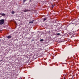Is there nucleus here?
<instances>
[{"label": "nucleus", "instance_id": "10", "mask_svg": "<svg viewBox=\"0 0 79 79\" xmlns=\"http://www.w3.org/2000/svg\"><path fill=\"white\" fill-rule=\"evenodd\" d=\"M54 6H55V5H52V8H53V7H54Z\"/></svg>", "mask_w": 79, "mask_h": 79}, {"label": "nucleus", "instance_id": "1", "mask_svg": "<svg viewBox=\"0 0 79 79\" xmlns=\"http://www.w3.org/2000/svg\"><path fill=\"white\" fill-rule=\"evenodd\" d=\"M5 23V19H2L1 20H0V25H2L4 24Z\"/></svg>", "mask_w": 79, "mask_h": 79}, {"label": "nucleus", "instance_id": "7", "mask_svg": "<svg viewBox=\"0 0 79 79\" xmlns=\"http://www.w3.org/2000/svg\"><path fill=\"white\" fill-rule=\"evenodd\" d=\"M15 11H12V12H11V14H15Z\"/></svg>", "mask_w": 79, "mask_h": 79}, {"label": "nucleus", "instance_id": "2", "mask_svg": "<svg viewBox=\"0 0 79 79\" xmlns=\"http://www.w3.org/2000/svg\"><path fill=\"white\" fill-rule=\"evenodd\" d=\"M60 35H61V34H62V33H63V32L62 31H63V30L62 29V28H60Z\"/></svg>", "mask_w": 79, "mask_h": 79}, {"label": "nucleus", "instance_id": "15", "mask_svg": "<svg viewBox=\"0 0 79 79\" xmlns=\"http://www.w3.org/2000/svg\"><path fill=\"white\" fill-rule=\"evenodd\" d=\"M32 0H30V1L31 2Z\"/></svg>", "mask_w": 79, "mask_h": 79}, {"label": "nucleus", "instance_id": "8", "mask_svg": "<svg viewBox=\"0 0 79 79\" xmlns=\"http://www.w3.org/2000/svg\"><path fill=\"white\" fill-rule=\"evenodd\" d=\"M46 20H47V19H46V18H44V21H46Z\"/></svg>", "mask_w": 79, "mask_h": 79}, {"label": "nucleus", "instance_id": "6", "mask_svg": "<svg viewBox=\"0 0 79 79\" xmlns=\"http://www.w3.org/2000/svg\"><path fill=\"white\" fill-rule=\"evenodd\" d=\"M33 21H34V20H33L32 21H30L29 22V24H31V23H33Z\"/></svg>", "mask_w": 79, "mask_h": 79}, {"label": "nucleus", "instance_id": "11", "mask_svg": "<svg viewBox=\"0 0 79 79\" xmlns=\"http://www.w3.org/2000/svg\"><path fill=\"white\" fill-rule=\"evenodd\" d=\"M56 35H60V33H57L56 34Z\"/></svg>", "mask_w": 79, "mask_h": 79}, {"label": "nucleus", "instance_id": "16", "mask_svg": "<svg viewBox=\"0 0 79 79\" xmlns=\"http://www.w3.org/2000/svg\"><path fill=\"white\" fill-rule=\"evenodd\" d=\"M60 27H61V25H60Z\"/></svg>", "mask_w": 79, "mask_h": 79}, {"label": "nucleus", "instance_id": "12", "mask_svg": "<svg viewBox=\"0 0 79 79\" xmlns=\"http://www.w3.org/2000/svg\"><path fill=\"white\" fill-rule=\"evenodd\" d=\"M32 42L33 41H34V39H33L32 40Z\"/></svg>", "mask_w": 79, "mask_h": 79}, {"label": "nucleus", "instance_id": "5", "mask_svg": "<svg viewBox=\"0 0 79 79\" xmlns=\"http://www.w3.org/2000/svg\"><path fill=\"white\" fill-rule=\"evenodd\" d=\"M6 37L7 38V39H10V38H11V36L9 35L8 36H6Z\"/></svg>", "mask_w": 79, "mask_h": 79}, {"label": "nucleus", "instance_id": "9", "mask_svg": "<svg viewBox=\"0 0 79 79\" xmlns=\"http://www.w3.org/2000/svg\"><path fill=\"white\" fill-rule=\"evenodd\" d=\"M40 42H42V41H44V40H43V39H41L40 40Z\"/></svg>", "mask_w": 79, "mask_h": 79}, {"label": "nucleus", "instance_id": "13", "mask_svg": "<svg viewBox=\"0 0 79 79\" xmlns=\"http://www.w3.org/2000/svg\"><path fill=\"white\" fill-rule=\"evenodd\" d=\"M63 79H65V77H64V78Z\"/></svg>", "mask_w": 79, "mask_h": 79}, {"label": "nucleus", "instance_id": "3", "mask_svg": "<svg viewBox=\"0 0 79 79\" xmlns=\"http://www.w3.org/2000/svg\"><path fill=\"white\" fill-rule=\"evenodd\" d=\"M24 12H27V11H31V10H28L25 9V10H23Z\"/></svg>", "mask_w": 79, "mask_h": 79}, {"label": "nucleus", "instance_id": "4", "mask_svg": "<svg viewBox=\"0 0 79 79\" xmlns=\"http://www.w3.org/2000/svg\"><path fill=\"white\" fill-rule=\"evenodd\" d=\"M1 16H6V14L4 13H1Z\"/></svg>", "mask_w": 79, "mask_h": 79}, {"label": "nucleus", "instance_id": "14", "mask_svg": "<svg viewBox=\"0 0 79 79\" xmlns=\"http://www.w3.org/2000/svg\"><path fill=\"white\" fill-rule=\"evenodd\" d=\"M0 15H2V13H0Z\"/></svg>", "mask_w": 79, "mask_h": 79}]
</instances>
